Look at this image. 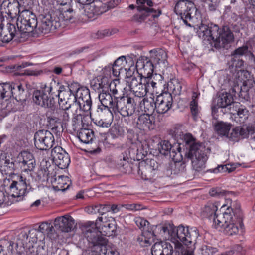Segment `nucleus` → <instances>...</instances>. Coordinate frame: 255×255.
Wrapping results in <instances>:
<instances>
[{
  "instance_id": "nucleus-10",
  "label": "nucleus",
  "mask_w": 255,
  "mask_h": 255,
  "mask_svg": "<svg viewBox=\"0 0 255 255\" xmlns=\"http://www.w3.org/2000/svg\"><path fill=\"white\" fill-rule=\"evenodd\" d=\"M160 163L156 160H141L138 173L145 180H152L156 174Z\"/></svg>"
},
{
  "instance_id": "nucleus-15",
  "label": "nucleus",
  "mask_w": 255,
  "mask_h": 255,
  "mask_svg": "<svg viewBox=\"0 0 255 255\" xmlns=\"http://www.w3.org/2000/svg\"><path fill=\"white\" fill-rule=\"evenodd\" d=\"M173 98L171 93L164 92L156 98V113L163 114L167 113L172 107Z\"/></svg>"
},
{
  "instance_id": "nucleus-45",
  "label": "nucleus",
  "mask_w": 255,
  "mask_h": 255,
  "mask_svg": "<svg viewBox=\"0 0 255 255\" xmlns=\"http://www.w3.org/2000/svg\"><path fill=\"white\" fill-rule=\"evenodd\" d=\"M74 95L75 96L76 101L81 100V102H83L91 99L89 90L85 87H81Z\"/></svg>"
},
{
  "instance_id": "nucleus-4",
  "label": "nucleus",
  "mask_w": 255,
  "mask_h": 255,
  "mask_svg": "<svg viewBox=\"0 0 255 255\" xmlns=\"http://www.w3.org/2000/svg\"><path fill=\"white\" fill-rule=\"evenodd\" d=\"M172 236L171 242L174 244L175 250L178 253V255H182L184 247L181 242L187 246L192 243L195 244L199 233L196 228L189 230L188 227L179 226L175 227Z\"/></svg>"
},
{
  "instance_id": "nucleus-46",
  "label": "nucleus",
  "mask_w": 255,
  "mask_h": 255,
  "mask_svg": "<svg viewBox=\"0 0 255 255\" xmlns=\"http://www.w3.org/2000/svg\"><path fill=\"white\" fill-rule=\"evenodd\" d=\"M112 71L113 75L115 77H118L120 74L123 73H125L126 77H129L131 76V74L133 73L132 70L130 68H128V71H127V69H122L114 65L112 68Z\"/></svg>"
},
{
  "instance_id": "nucleus-8",
  "label": "nucleus",
  "mask_w": 255,
  "mask_h": 255,
  "mask_svg": "<svg viewBox=\"0 0 255 255\" xmlns=\"http://www.w3.org/2000/svg\"><path fill=\"white\" fill-rule=\"evenodd\" d=\"M136 3L137 9L141 14L135 15L134 18L139 22L143 21L150 13L153 14L154 17L159 16L161 13L160 10L155 8L156 4L150 0H136Z\"/></svg>"
},
{
  "instance_id": "nucleus-24",
  "label": "nucleus",
  "mask_w": 255,
  "mask_h": 255,
  "mask_svg": "<svg viewBox=\"0 0 255 255\" xmlns=\"http://www.w3.org/2000/svg\"><path fill=\"white\" fill-rule=\"evenodd\" d=\"M0 31V40L5 43H8L11 41L14 37L19 38L20 32L18 29H16L15 24L8 23L7 24V27L4 29H1Z\"/></svg>"
},
{
  "instance_id": "nucleus-56",
  "label": "nucleus",
  "mask_w": 255,
  "mask_h": 255,
  "mask_svg": "<svg viewBox=\"0 0 255 255\" xmlns=\"http://www.w3.org/2000/svg\"><path fill=\"white\" fill-rule=\"evenodd\" d=\"M122 206L126 209L131 211H136L143 209L142 205L140 204H125Z\"/></svg>"
},
{
  "instance_id": "nucleus-39",
  "label": "nucleus",
  "mask_w": 255,
  "mask_h": 255,
  "mask_svg": "<svg viewBox=\"0 0 255 255\" xmlns=\"http://www.w3.org/2000/svg\"><path fill=\"white\" fill-rule=\"evenodd\" d=\"M13 84L7 82L0 84V97L2 99L11 97Z\"/></svg>"
},
{
  "instance_id": "nucleus-37",
  "label": "nucleus",
  "mask_w": 255,
  "mask_h": 255,
  "mask_svg": "<svg viewBox=\"0 0 255 255\" xmlns=\"http://www.w3.org/2000/svg\"><path fill=\"white\" fill-rule=\"evenodd\" d=\"M242 164L238 162H231L225 165H218L217 168L212 170V172L215 173L218 172H226L230 173L234 171L238 167L241 166Z\"/></svg>"
},
{
  "instance_id": "nucleus-49",
  "label": "nucleus",
  "mask_w": 255,
  "mask_h": 255,
  "mask_svg": "<svg viewBox=\"0 0 255 255\" xmlns=\"http://www.w3.org/2000/svg\"><path fill=\"white\" fill-rule=\"evenodd\" d=\"M73 129L74 131H78L81 128L82 124V116L81 114L74 115L72 120Z\"/></svg>"
},
{
  "instance_id": "nucleus-42",
  "label": "nucleus",
  "mask_w": 255,
  "mask_h": 255,
  "mask_svg": "<svg viewBox=\"0 0 255 255\" xmlns=\"http://www.w3.org/2000/svg\"><path fill=\"white\" fill-rule=\"evenodd\" d=\"M185 167V163L183 160H171L168 168L171 171V174L172 173L175 174L180 171H183Z\"/></svg>"
},
{
  "instance_id": "nucleus-59",
  "label": "nucleus",
  "mask_w": 255,
  "mask_h": 255,
  "mask_svg": "<svg viewBox=\"0 0 255 255\" xmlns=\"http://www.w3.org/2000/svg\"><path fill=\"white\" fill-rule=\"evenodd\" d=\"M22 163L26 171H33L36 165L35 160H22Z\"/></svg>"
},
{
  "instance_id": "nucleus-58",
  "label": "nucleus",
  "mask_w": 255,
  "mask_h": 255,
  "mask_svg": "<svg viewBox=\"0 0 255 255\" xmlns=\"http://www.w3.org/2000/svg\"><path fill=\"white\" fill-rule=\"evenodd\" d=\"M28 235L26 232H22L19 235L17 244H21L23 247L28 246Z\"/></svg>"
},
{
  "instance_id": "nucleus-5",
  "label": "nucleus",
  "mask_w": 255,
  "mask_h": 255,
  "mask_svg": "<svg viewBox=\"0 0 255 255\" xmlns=\"http://www.w3.org/2000/svg\"><path fill=\"white\" fill-rule=\"evenodd\" d=\"M58 84L59 83L55 80H52L49 85L41 84V89L35 90L33 93V102L42 107L53 108L56 104V99L53 97H49L48 94L52 95L54 93L53 91Z\"/></svg>"
},
{
  "instance_id": "nucleus-53",
  "label": "nucleus",
  "mask_w": 255,
  "mask_h": 255,
  "mask_svg": "<svg viewBox=\"0 0 255 255\" xmlns=\"http://www.w3.org/2000/svg\"><path fill=\"white\" fill-rule=\"evenodd\" d=\"M135 222L136 225L140 228H143V231L144 230H147L146 228H148V225L149 223L148 221L141 217L136 218L135 219Z\"/></svg>"
},
{
  "instance_id": "nucleus-27",
  "label": "nucleus",
  "mask_w": 255,
  "mask_h": 255,
  "mask_svg": "<svg viewBox=\"0 0 255 255\" xmlns=\"http://www.w3.org/2000/svg\"><path fill=\"white\" fill-rule=\"evenodd\" d=\"M119 98H115L113 100L111 95L109 93L102 92L99 94V99L104 109H107L113 117V112L112 110L113 107L116 103L117 99Z\"/></svg>"
},
{
  "instance_id": "nucleus-11",
  "label": "nucleus",
  "mask_w": 255,
  "mask_h": 255,
  "mask_svg": "<svg viewBox=\"0 0 255 255\" xmlns=\"http://www.w3.org/2000/svg\"><path fill=\"white\" fill-rule=\"evenodd\" d=\"M54 142L53 134L47 130H40L34 135V144L40 150H46L51 148Z\"/></svg>"
},
{
  "instance_id": "nucleus-50",
  "label": "nucleus",
  "mask_w": 255,
  "mask_h": 255,
  "mask_svg": "<svg viewBox=\"0 0 255 255\" xmlns=\"http://www.w3.org/2000/svg\"><path fill=\"white\" fill-rule=\"evenodd\" d=\"M209 193L212 197H219L226 195L227 192L220 187H214L211 188Z\"/></svg>"
},
{
  "instance_id": "nucleus-13",
  "label": "nucleus",
  "mask_w": 255,
  "mask_h": 255,
  "mask_svg": "<svg viewBox=\"0 0 255 255\" xmlns=\"http://www.w3.org/2000/svg\"><path fill=\"white\" fill-rule=\"evenodd\" d=\"M57 20L54 12L46 15L42 19L41 23L38 28L39 31L46 34L55 30L60 27V22Z\"/></svg>"
},
{
  "instance_id": "nucleus-26",
  "label": "nucleus",
  "mask_w": 255,
  "mask_h": 255,
  "mask_svg": "<svg viewBox=\"0 0 255 255\" xmlns=\"http://www.w3.org/2000/svg\"><path fill=\"white\" fill-rule=\"evenodd\" d=\"M154 117L151 114H143L139 116L137 121L138 128L141 130L153 128Z\"/></svg>"
},
{
  "instance_id": "nucleus-9",
  "label": "nucleus",
  "mask_w": 255,
  "mask_h": 255,
  "mask_svg": "<svg viewBox=\"0 0 255 255\" xmlns=\"http://www.w3.org/2000/svg\"><path fill=\"white\" fill-rule=\"evenodd\" d=\"M83 232L88 242L93 246H101L106 243L105 238L100 235L93 222L88 221L85 223Z\"/></svg>"
},
{
  "instance_id": "nucleus-29",
  "label": "nucleus",
  "mask_w": 255,
  "mask_h": 255,
  "mask_svg": "<svg viewBox=\"0 0 255 255\" xmlns=\"http://www.w3.org/2000/svg\"><path fill=\"white\" fill-rule=\"evenodd\" d=\"M140 107L142 110L146 112V114L152 115L155 112H156V100L150 96L144 97L140 103Z\"/></svg>"
},
{
  "instance_id": "nucleus-22",
  "label": "nucleus",
  "mask_w": 255,
  "mask_h": 255,
  "mask_svg": "<svg viewBox=\"0 0 255 255\" xmlns=\"http://www.w3.org/2000/svg\"><path fill=\"white\" fill-rule=\"evenodd\" d=\"M27 186L25 179L20 176L18 181H13L9 186V194L13 197H20L25 195L26 192Z\"/></svg>"
},
{
  "instance_id": "nucleus-55",
  "label": "nucleus",
  "mask_w": 255,
  "mask_h": 255,
  "mask_svg": "<svg viewBox=\"0 0 255 255\" xmlns=\"http://www.w3.org/2000/svg\"><path fill=\"white\" fill-rule=\"evenodd\" d=\"M127 63V60H126L125 56H122L115 60L113 65L122 69H127V71H128L129 68L126 67Z\"/></svg>"
},
{
  "instance_id": "nucleus-36",
  "label": "nucleus",
  "mask_w": 255,
  "mask_h": 255,
  "mask_svg": "<svg viewBox=\"0 0 255 255\" xmlns=\"http://www.w3.org/2000/svg\"><path fill=\"white\" fill-rule=\"evenodd\" d=\"M231 126L232 125L230 124L218 122L215 124L214 129L219 134L230 138L229 132L231 128Z\"/></svg>"
},
{
  "instance_id": "nucleus-18",
  "label": "nucleus",
  "mask_w": 255,
  "mask_h": 255,
  "mask_svg": "<svg viewBox=\"0 0 255 255\" xmlns=\"http://www.w3.org/2000/svg\"><path fill=\"white\" fill-rule=\"evenodd\" d=\"M63 87H59L58 94L55 95L58 97V103L60 107L64 110L69 109L71 106L76 102V98L74 94H71L68 91H66Z\"/></svg>"
},
{
  "instance_id": "nucleus-43",
  "label": "nucleus",
  "mask_w": 255,
  "mask_h": 255,
  "mask_svg": "<svg viewBox=\"0 0 255 255\" xmlns=\"http://www.w3.org/2000/svg\"><path fill=\"white\" fill-rule=\"evenodd\" d=\"M197 97L198 94L197 93L193 92L192 96V101L190 102V104L191 112L195 120H197L199 111L197 100Z\"/></svg>"
},
{
  "instance_id": "nucleus-30",
  "label": "nucleus",
  "mask_w": 255,
  "mask_h": 255,
  "mask_svg": "<svg viewBox=\"0 0 255 255\" xmlns=\"http://www.w3.org/2000/svg\"><path fill=\"white\" fill-rule=\"evenodd\" d=\"M7 4L8 12L11 15H17L20 14L22 10H25L21 5L22 1L19 2L17 0H7L4 1V5Z\"/></svg>"
},
{
  "instance_id": "nucleus-44",
  "label": "nucleus",
  "mask_w": 255,
  "mask_h": 255,
  "mask_svg": "<svg viewBox=\"0 0 255 255\" xmlns=\"http://www.w3.org/2000/svg\"><path fill=\"white\" fill-rule=\"evenodd\" d=\"M89 209H91V211H90L91 213H99L101 214L102 216H106L105 215V214L110 211V208L109 205L97 204L92 205Z\"/></svg>"
},
{
  "instance_id": "nucleus-54",
  "label": "nucleus",
  "mask_w": 255,
  "mask_h": 255,
  "mask_svg": "<svg viewBox=\"0 0 255 255\" xmlns=\"http://www.w3.org/2000/svg\"><path fill=\"white\" fill-rule=\"evenodd\" d=\"M100 247L101 248V255H118L117 252L112 249L109 247H106L103 245L100 246Z\"/></svg>"
},
{
  "instance_id": "nucleus-21",
  "label": "nucleus",
  "mask_w": 255,
  "mask_h": 255,
  "mask_svg": "<svg viewBox=\"0 0 255 255\" xmlns=\"http://www.w3.org/2000/svg\"><path fill=\"white\" fill-rule=\"evenodd\" d=\"M55 228L63 232L71 231L75 226L74 219L69 215L58 217L55 218L54 222Z\"/></svg>"
},
{
  "instance_id": "nucleus-2",
  "label": "nucleus",
  "mask_w": 255,
  "mask_h": 255,
  "mask_svg": "<svg viewBox=\"0 0 255 255\" xmlns=\"http://www.w3.org/2000/svg\"><path fill=\"white\" fill-rule=\"evenodd\" d=\"M229 205H223L221 209L226 210L223 213L221 219H214V226L216 228H221L225 234L229 236L236 235L239 232L238 225L242 223V216L240 205L235 201L230 202Z\"/></svg>"
},
{
  "instance_id": "nucleus-60",
  "label": "nucleus",
  "mask_w": 255,
  "mask_h": 255,
  "mask_svg": "<svg viewBox=\"0 0 255 255\" xmlns=\"http://www.w3.org/2000/svg\"><path fill=\"white\" fill-rule=\"evenodd\" d=\"M17 157L20 159H33L34 158L32 153L28 150H24L21 151Z\"/></svg>"
},
{
  "instance_id": "nucleus-35",
  "label": "nucleus",
  "mask_w": 255,
  "mask_h": 255,
  "mask_svg": "<svg viewBox=\"0 0 255 255\" xmlns=\"http://www.w3.org/2000/svg\"><path fill=\"white\" fill-rule=\"evenodd\" d=\"M72 11L73 10L70 8L66 9L62 8L54 12L57 21L60 22V26L62 22L70 21L72 19L73 17Z\"/></svg>"
},
{
  "instance_id": "nucleus-40",
  "label": "nucleus",
  "mask_w": 255,
  "mask_h": 255,
  "mask_svg": "<svg viewBox=\"0 0 255 255\" xmlns=\"http://www.w3.org/2000/svg\"><path fill=\"white\" fill-rule=\"evenodd\" d=\"M52 159H69V154L60 146H56L51 152Z\"/></svg>"
},
{
  "instance_id": "nucleus-48",
  "label": "nucleus",
  "mask_w": 255,
  "mask_h": 255,
  "mask_svg": "<svg viewBox=\"0 0 255 255\" xmlns=\"http://www.w3.org/2000/svg\"><path fill=\"white\" fill-rule=\"evenodd\" d=\"M248 46L247 45H243L241 47H238L232 53L231 56L233 57L232 59H235L237 57L242 56L246 55L248 51Z\"/></svg>"
},
{
  "instance_id": "nucleus-32",
  "label": "nucleus",
  "mask_w": 255,
  "mask_h": 255,
  "mask_svg": "<svg viewBox=\"0 0 255 255\" xmlns=\"http://www.w3.org/2000/svg\"><path fill=\"white\" fill-rule=\"evenodd\" d=\"M77 136L79 140L84 143L88 144L91 142L94 139V131L89 128H80L78 131Z\"/></svg>"
},
{
  "instance_id": "nucleus-14",
  "label": "nucleus",
  "mask_w": 255,
  "mask_h": 255,
  "mask_svg": "<svg viewBox=\"0 0 255 255\" xmlns=\"http://www.w3.org/2000/svg\"><path fill=\"white\" fill-rule=\"evenodd\" d=\"M146 77H132L129 86L134 95L138 97H144L148 92L146 86Z\"/></svg>"
},
{
  "instance_id": "nucleus-25",
  "label": "nucleus",
  "mask_w": 255,
  "mask_h": 255,
  "mask_svg": "<svg viewBox=\"0 0 255 255\" xmlns=\"http://www.w3.org/2000/svg\"><path fill=\"white\" fill-rule=\"evenodd\" d=\"M151 253L152 255H171L173 247L166 241L156 242L152 246Z\"/></svg>"
},
{
  "instance_id": "nucleus-33",
  "label": "nucleus",
  "mask_w": 255,
  "mask_h": 255,
  "mask_svg": "<svg viewBox=\"0 0 255 255\" xmlns=\"http://www.w3.org/2000/svg\"><path fill=\"white\" fill-rule=\"evenodd\" d=\"M155 235L153 232L149 230H144L142 235L137 239V241L142 246H148L151 245L154 241Z\"/></svg>"
},
{
  "instance_id": "nucleus-3",
  "label": "nucleus",
  "mask_w": 255,
  "mask_h": 255,
  "mask_svg": "<svg viewBox=\"0 0 255 255\" xmlns=\"http://www.w3.org/2000/svg\"><path fill=\"white\" fill-rule=\"evenodd\" d=\"M169 134L178 142L185 143L186 151H183L185 156L190 159H205L207 157L204 153L205 147L197 142L190 133L184 134L179 127H173L169 131Z\"/></svg>"
},
{
  "instance_id": "nucleus-52",
  "label": "nucleus",
  "mask_w": 255,
  "mask_h": 255,
  "mask_svg": "<svg viewBox=\"0 0 255 255\" xmlns=\"http://www.w3.org/2000/svg\"><path fill=\"white\" fill-rule=\"evenodd\" d=\"M193 168L196 171H201L205 168V160H192Z\"/></svg>"
},
{
  "instance_id": "nucleus-62",
  "label": "nucleus",
  "mask_w": 255,
  "mask_h": 255,
  "mask_svg": "<svg viewBox=\"0 0 255 255\" xmlns=\"http://www.w3.org/2000/svg\"><path fill=\"white\" fill-rule=\"evenodd\" d=\"M111 164H116V168L121 169L122 168L125 169L128 166V162L127 160H110Z\"/></svg>"
},
{
  "instance_id": "nucleus-12",
  "label": "nucleus",
  "mask_w": 255,
  "mask_h": 255,
  "mask_svg": "<svg viewBox=\"0 0 255 255\" xmlns=\"http://www.w3.org/2000/svg\"><path fill=\"white\" fill-rule=\"evenodd\" d=\"M94 224L102 236H112L116 230L115 221L111 217H99Z\"/></svg>"
},
{
  "instance_id": "nucleus-41",
  "label": "nucleus",
  "mask_w": 255,
  "mask_h": 255,
  "mask_svg": "<svg viewBox=\"0 0 255 255\" xmlns=\"http://www.w3.org/2000/svg\"><path fill=\"white\" fill-rule=\"evenodd\" d=\"M14 163L10 160H0V170L5 174H11L14 170Z\"/></svg>"
},
{
  "instance_id": "nucleus-57",
  "label": "nucleus",
  "mask_w": 255,
  "mask_h": 255,
  "mask_svg": "<svg viewBox=\"0 0 255 255\" xmlns=\"http://www.w3.org/2000/svg\"><path fill=\"white\" fill-rule=\"evenodd\" d=\"M237 116L239 118L241 119L240 120V123H244V120L248 118V110L242 107L239 108L237 111Z\"/></svg>"
},
{
  "instance_id": "nucleus-64",
  "label": "nucleus",
  "mask_w": 255,
  "mask_h": 255,
  "mask_svg": "<svg viewBox=\"0 0 255 255\" xmlns=\"http://www.w3.org/2000/svg\"><path fill=\"white\" fill-rule=\"evenodd\" d=\"M135 151L133 149H127L123 153V159H134L133 155Z\"/></svg>"
},
{
  "instance_id": "nucleus-31",
  "label": "nucleus",
  "mask_w": 255,
  "mask_h": 255,
  "mask_svg": "<svg viewBox=\"0 0 255 255\" xmlns=\"http://www.w3.org/2000/svg\"><path fill=\"white\" fill-rule=\"evenodd\" d=\"M218 209V203H208L204 207L203 211H202V215L204 217L213 219V222L214 223V219H221L216 214V211ZM214 226V223L213 224Z\"/></svg>"
},
{
  "instance_id": "nucleus-19",
  "label": "nucleus",
  "mask_w": 255,
  "mask_h": 255,
  "mask_svg": "<svg viewBox=\"0 0 255 255\" xmlns=\"http://www.w3.org/2000/svg\"><path fill=\"white\" fill-rule=\"evenodd\" d=\"M181 143L178 144H174L172 146L171 143L166 140H164L161 143V150L160 151L161 154L166 155L169 151L170 156L172 159H183V155L181 151Z\"/></svg>"
},
{
  "instance_id": "nucleus-7",
  "label": "nucleus",
  "mask_w": 255,
  "mask_h": 255,
  "mask_svg": "<svg viewBox=\"0 0 255 255\" xmlns=\"http://www.w3.org/2000/svg\"><path fill=\"white\" fill-rule=\"evenodd\" d=\"M135 108L136 104L133 98L122 97L117 99L112 110L113 115L120 113L123 117H129L134 114Z\"/></svg>"
},
{
  "instance_id": "nucleus-23",
  "label": "nucleus",
  "mask_w": 255,
  "mask_h": 255,
  "mask_svg": "<svg viewBox=\"0 0 255 255\" xmlns=\"http://www.w3.org/2000/svg\"><path fill=\"white\" fill-rule=\"evenodd\" d=\"M216 105L212 106V114L217 112L218 108H226L233 102V97L231 94L227 92L222 93L215 100Z\"/></svg>"
},
{
  "instance_id": "nucleus-61",
  "label": "nucleus",
  "mask_w": 255,
  "mask_h": 255,
  "mask_svg": "<svg viewBox=\"0 0 255 255\" xmlns=\"http://www.w3.org/2000/svg\"><path fill=\"white\" fill-rule=\"evenodd\" d=\"M78 103L81 108L82 109L83 111L88 112L91 110L92 106V101L91 99L87 101H84L83 102L78 101Z\"/></svg>"
},
{
  "instance_id": "nucleus-34",
  "label": "nucleus",
  "mask_w": 255,
  "mask_h": 255,
  "mask_svg": "<svg viewBox=\"0 0 255 255\" xmlns=\"http://www.w3.org/2000/svg\"><path fill=\"white\" fill-rule=\"evenodd\" d=\"M12 91V96L17 101H23L26 100V92L21 84L13 83Z\"/></svg>"
},
{
  "instance_id": "nucleus-51",
  "label": "nucleus",
  "mask_w": 255,
  "mask_h": 255,
  "mask_svg": "<svg viewBox=\"0 0 255 255\" xmlns=\"http://www.w3.org/2000/svg\"><path fill=\"white\" fill-rule=\"evenodd\" d=\"M170 88L176 94H179L182 89V86L180 82L177 79H173L168 84Z\"/></svg>"
},
{
  "instance_id": "nucleus-17",
  "label": "nucleus",
  "mask_w": 255,
  "mask_h": 255,
  "mask_svg": "<svg viewBox=\"0 0 255 255\" xmlns=\"http://www.w3.org/2000/svg\"><path fill=\"white\" fill-rule=\"evenodd\" d=\"M47 177V180L50 181L55 191H65L71 184V181L67 176L59 175L56 177L55 172H49Z\"/></svg>"
},
{
  "instance_id": "nucleus-47",
  "label": "nucleus",
  "mask_w": 255,
  "mask_h": 255,
  "mask_svg": "<svg viewBox=\"0 0 255 255\" xmlns=\"http://www.w3.org/2000/svg\"><path fill=\"white\" fill-rule=\"evenodd\" d=\"M63 87L65 88V91H68L71 94H75L77 93L78 90L81 87L80 85L77 82H72L70 84H66L65 85L58 84L56 87Z\"/></svg>"
},
{
  "instance_id": "nucleus-38",
  "label": "nucleus",
  "mask_w": 255,
  "mask_h": 255,
  "mask_svg": "<svg viewBox=\"0 0 255 255\" xmlns=\"http://www.w3.org/2000/svg\"><path fill=\"white\" fill-rule=\"evenodd\" d=\"M157 227L158 229L160 230V234L164 236L165 238L171 241V238L173 236L172 233H173L175 228L173 225L169 223H165L163 225H159Z\"/></svg>"
},
{
  "instance_id": "nucleus-20",
  "label": "nucleus",
  "mask_w": 255,
  "mask_h": 255,
  "mask_svg": "<svg viewBox=\"0 0 255 255\" xmlns=\"http://www.w3.org/2000/svg\"><path fill=\"white\" fill-rule=\"evenodd\" d=\"M150 58L155 64V69L163 70L167 67V54L162 49H153L150 51Z\"/></svg>"
},
{
  "instance_id": "nucleus-28",
  "label": "nucleus",
  "mask_w": 255,
  "mask_h": 255,
  "mask_svg": "<svg viewBox=\"0 0 255 255\" xmlns=\"http://www.w3.org/2000/svg\"><path fill=\"white\" fill-rule=\"evenodd\" d=\"M154 65L155 64L151 59L149 60L147 58H146L144 59L138 60L136 67L139 70H143L144 74L149 75L153 73L154 69H155Z\"/></svg>"
},
{
  "instance_id": "nucleus-63",
  "label": "nucleus",
  "mask_w": 255,
  "mask_h": 255,
  "mask_svg": "<svg viewBox=\"0 0 255 255\" xmlns=\"http://www.w3.org/2000/svg\"><path fill=\"white\" fill-rule=\"evenodd\" d=\"M147 83L146 86L148 88V92L151 91L152 92H156L155 90L157 88V83L155 82H154L153 80H151L150 79H148L146 78Z\"/></svg>"
},
{
  "instance_id": "nucleus-16",
  "label": "nucleus",
  "mask_w": 255,
  "mask_h": 255,
  "mask_svg": "<svg viewBox=\"0 0 255 255\" xmlns=\"http://www.w3.org/2000/svg\"><path fill=\"white\" fill-rule=\"evenodd\" d=\"M255 127L254 125L249 123L234 128L230 134V138L233 141H238L240 138L248 137L249 134L255 133Z\"/></svg>"
},
{
  "instance_id": "nucleus-6",
  "label": "nucleus",
  "mask_w": 255,
  "mask_h": 255,
  "mask_svg": "<svg viewBox=\"0 0 255 255\" xmlns=\"http://www.w3.org/2000/svg\"><path fill=\"white\" fill-rule=\"evenodd\" d=\"M16 25L21 34L32 32L37 26L36 16L29 10H22L17 18Z\"/></svg>"
},
{
  "instance_id": "nucleus-1",
  "label": "nucleus",
  "mask_w": 255,
  "mask_h": 255,
  "mask_svg": "<svg viewBox=\"0 0 255 255\" xmlns=\"http://www.w3.org/2000/svg\"><path fill=\"white\" fill-rule=\"evenodd\" d=\"M174 11L179 15L180 20L185 25L190 27L198 26L197 32L199 37L204 40H212L214 46L217 49H228L234 41L233 33L227 26L219 29L216 24L206 25L201 23L199 26L195 25L194 16L197 9L191 1L179 0L175 5Z\"/></svg>"
}]
</instances>
